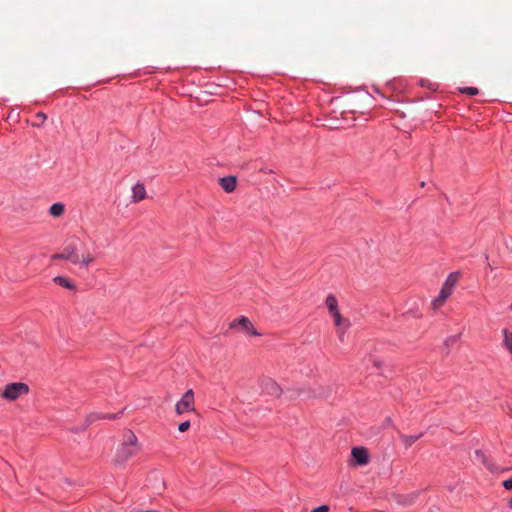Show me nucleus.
I'll return each mask as SVG.
<instances>
[{
    "label": "nucleus",
    "mask_w": 512,
    "mask_h": 512,
    "mask_svg": "<svg viewBox=\"0 0 512 512\" xmlns=\"http://www.w3.org/2000/svg\"><path fill=\"white\" fill-rule=\"evenodd\" d=\"M137 451V437L132 431L127 430L123 435L121 445L117 449L115 460L118 463H123L134 456Z\"/></svg>",
    "instance_id": "1"
},
{
    "label": "nucleus",
    "mask_w": 512,
    "mask_h": 512,
    "mask_svg": "<svg viewBox=\"0 0 512 512\" xmlns=\"http://www.w3.org/2000/svg\"><path fill=\"white\" fill-rule=\"evenodd\" d=\"M29 391L28 385L25 383H11L6 385L2 396L10 401L18 399L21 395L27 394Z\"/></svg>",
    "instance_id": "2"
},
{
    "label": "nucleus",
    "mask_w": 512,
    "mask_h": 512,
    "mask_svg": "<svg viewBox=\"0 0 512 512\" xmlns=\"http://www.w3.org/2000/svg\"><path fill=\"white\" fill-rule=\"evenodd\" d=\"M77 244L75 242L68 243L61 253L54 254L52 259H63L72 262L73 264L80 263V257L77 253Z\"/></svg>",
    "instance_id": "3"
},
{
    "label": "nucleus",
    "mask_w": 512,
    "mask_h": 512,
    "mask_svg": "<svg viewBox=\"0 0 512 512\" xmlns=\"http://www.w3.org/2000/svg\"><path fill=\"white\" fill-rule=\"evenodd\" d=\"M194 392L189 389L185 392L182 398L176 403L175 411L178 415L186 412L194 411Z\"/></svg>",
    "instance_id": "4"
},
{
    "label": "nucleus",
    "mask_w": 512,
    "mask_h": 512,
    "mask_svg": "<svg viewBox=\"0 0 512 512\" xmlns=\"http://www.w3.org/2000/svg\"><path fill=\"white\" fill-rule=\"evenodd\" d=\"M262 391L270 396L279 397L282 394L281 387L271 378H264L261 381Z\"/></svg>",
    "instance_id": "5"
},
{
    "label": "nucleus",
    "mask_w": 512,
    "mask_h": 512,
    "mask_svg": "<svg viewBox=\"0 0 512 512\" xmlns=\"http://www.w3.org/2000/svg\"><path fill=\"white\" fill-rule=\"evenodd\" d=\"M458 282V273H450L442 285L440 293L445 298H449Z\"/></svg>",
    "instance_id": "6"
},
{
    "label": "nucleus",
    "mask_w": 512,
    "mask_h": 512,
    "mask_svg": "<svg viewBox=\"0 0 512 512\" xmlns=\"http://www.w3.org/2000/svg\"><path fill=\"white\" fill-rule=\"evenodd\" d=\"M237 326L242 327V329L251 335L259 336L260 334L254 329L251 321L246 316H241L238 319L234 320L230 324V328H235Z\"/></svg>",
    "instance_id": "7"
},
{
    "label": "nucleus",
    "mask_w": 512,
    "mask_h": 512,
    "mask_svg": "<svg viewBox=\"0 0 512 512\" xmlns=\"http://www.w3.org/2000/svg\"><path fill=\"white\" fill-rule=\"evenodd\" d=\"M307 392V398H328L332 394V388L330 386L318 385L307 389Z\"/></svg>",
    "instance_id": "8"
},
{
    "label": "nucleus",
    "mask_w": 512,
    "mask_h": 512,
    "mask_svg": "<svg viewBox=\"0 0 512 512\" xmlns=\"http://www.w3.org/2000/svg\"><path fill=\"white\" fill-rule=\"evenodd\" d=\"M352 457L358 465H366L369 462L368 452L363 447H354L352 449Z\"/></svg>",
    "instance_id": "9"
},
{
    "label": "nucleus",
    "mask_w": 512,
    "mask_h": 512,
    "mask_svg": "<svg viewBox=\"0 0 512 512\" xmlns=\"http://www.w3.org/2000/svg\"><path fill=\"white\" fill-rule=\"evenodd\" d=\"M219 184L225 192H232L236 187V178L234 176H227L219 178Z\"/></svg>",
    "instance_id": "10"
},
{
    "label": "nucleus",
    "mask_w": 512,
    "mask_h": 512,
    "mask_svg": "<svg viewBox=\"0 0 512 512\" xmlns=\"http://www.w3.org/2000/svg\"><path fill=\"white\" fill-rule=\"evenodd\" d=\"M307 395H308L307 389H303V388H291L286 393V397L289 400H295L298 398L308 399Z\"/></svg>",
    "instance_id": "11"
},
{
    "label": "nucleus",
    "mask_w": 512,
    "mask_h": 512,
    "mask_svg": "<svg viewBox=\"0 0 512 512\" xmlns=\"http://www.w3.org/2000/svg\"><path fill=\"white\" fill-rule=\"evenodd\" d=\"M330 315L333 317L334 324L337 327H344V329H348L350 327V321L348 319L343 318L339 310L330 313Z\"/></svg>",
    "instance_id": "12"
},
{
    "label": "nucleus",
    "mask_w": 512,
    "mask_h": 512,
    "mask_svg": "<svg viewBox=\"0 0 512 512\" xmlns=\"http://www.w3.org/2000/svg\"><path fill=\"white\" fill-rule=\"evenodd\" d=\"M146 197V190L143 184L137 183L133 187V202H139Z\"/></svg>",
    "instance_id": "13"
},
{
    "label": "nucleus",
    "mask_w": 512,
    "mask_h": 512,
    "mask_svg": "<svg viewBox=\"0 0 512 512\" xmlns=\"http://www.w3.org/2000/svg\"><path fill=\"white\" fill-rule=\"evenodd\" d=\"M65 206L63 203L57 202L50 206L49 213L54 217H60L64 214Z\"/></svg>",
    "instance_id": "14"
},
{
    "label": "nucleus",
    "mask_w": 512,
    "mask_h": 512,
    "mask_svg": "<svg viewBox=\"0 0 512 512\" xmlns=\"http://www.w3.org/2000/svg\"><path fill=\"white\" fill-rule=\"evenodd\" d=\"M417 496H418L417 493H411L408 495H399L397 497V501H398V503L407 506V505L413 504L415 502V499L417 498Z\"/></svg>",
    "instance_id": "15"
},
{
    "label": "nucleus",
    "mask_w": 512,
    "mask_h": 512,
    "mask_svg": "<svg viewBox=\"0 0 512 512\" xmlns=\"http://www.w3.org/2000/svg\"><path fill=\"white\" fill-rule=\"evenodd\" d=\"M325 303H326L329 313H332V312H335L338 310V301L334 295H332V294L328 295Z\"/></svg>",
    "instance_id": "16"
},
{
    "label": "nucleus",
    "mask_w": 512,
    "mask_h": 512,
    "mask_svg": "<svg viewBox=\"0 0 512 512\" xmlns=\"http://www.w3.org/2000/svg\"><path fill=\"white\" fill-rule=\"evenodd\" d=\"M53 281H54L56 284H58V285H60V286H62V287H64V288H67V289H75L74 284H73L69 279H67V278H65V277H62V276H56V277L53 279Z\"/></svg>",
    "instance_id": "17"
},
{
    "label": "nucleus",
    "mask_w": 512,
    "mask_h": 512,
    "mask_svg": "<svg viewBox=\"0 0 512 512\" xmlns=\"http://www.w3.org/2000/svg\"><path fill=\"white\" fill-rule=\"evenodd\" d=\"M503 337H504L503 345L512 354V332L508 331L507 329H504L503 330Z\"/></svg>",
    "instance_id": "18"
},
{
    "label": "nucleus",
    "mask_w": 512,
    "mask_h": 512,
    "mask_svg": "<svg viewBox=\"0 0 512 512\" xmlns=\"http://www.w3.org/2000/svg\"><path fill=\"white\" fill-rule=\"evenodd\" d=\"M422 436V434H419V435H411V436H407V435H401V439L403 441V443L406 445V447H410L412 446L420 437Z\"/></svg>",
    "instance_id": "19"
},
{
    "label": "nucleus",
    "mask_w": 512,
    "mask_h": 512,
    "mask_svg": "<svg viewBox=\"0 0 512 512\" xmlns=\"http://www.w3.org/2000/svg\"><path fill=\"white\" fill-rule=\"evenodd\" d=\"M447 300V298H445L444 296H442L441 294L438 295L437 298H435L432 302H431V307L434 309V310H437L439 309L441 306L444 305L445 301Z\"/></svg>",
    "instance_id": "20"
},
{
    "label": "nucleus",
    "mask_w": 512,
    "mask_h": 512,
    "mask_svg": "<svg viewBox=\"0 0 512 512\" xmlns=\"http://www.w3.org/2000/svg\"><path fill=\"white\" fill-rule=\"evenodd\" d=\"M94 261V256L90 253L84 254L82 258H80V263L82 266H89Z\"/></svg>",
    "instance_id": "21"
},
{
    "label": "nucleus",
    "mask_w": 512,
    "mask_h": 512,
    "mask_svg": "<svg viewBox=\"0 0 512 512\" xmlns=\"http://www.w3.org/2000/svg\"><path fill=\"white\" fill-rule=\"evenodd\" d=\"M35 118L37 120V122L33 123L32 125L33 126H41L47 119V115L43 112H38L36 115H35Z\"/></svg>",
    "instance_id": "22"
},
{
    "label": "nucleus",
    "mask_w": 512,
    "mask_h": 512,
    "mask_svg": "<svg viewBox=\"0 0 512 512\" xmlns=\"http://www.w3.org/2000/svg\"><path fill=\"white\" fill-rule=\"evenodd\" d=\"M460 91L471 96L477 95L479 93V90L476 87H464L461 88Z\"/></svg>",
    "instance_id": "23"
},
{
    "label": "nucleus",
    "mask_w": 512,
    "mask_h": 512,
    "mask_svg": "<svg viewBox=\"0 0 512 512\" xmlns=\"http://www.w3.org/2000/svg\"><path fill=\"white\" fill-rule=\"evenodd\" d=\"M189 428H190V421H184V422L180 423L179 426H178V430L180 432H185Z\"/></svg>",
    "instance_id": "24"
},
{
    "label": "nucleus",
    "mask_w": 512,
    "mask_h": 512,
    "mask_svg": "<svg viewBox=\"0 0 512 512\" xmlns=\"http://www.w3.org/2000/svg\"><path fill=\"white\" fill-rule=\"evenodd\" d=\"M347 329H344V327H338V330H337V333H338V337H339V340L341 342L344 341V337H345V332H346Z\"/></svg>",
    "instance_id": "25"
},
{
    "label": "nucleus",
    "mask_w": 512,
    "mask_h": 512,
    "mask_svg": "<svg viewBox=\"0 0 512 512\" xmlns=\"http://www.w3.org/2000/svg\"><path fill=\"white\" fill-rule=\"evenodd\" d=\"M503 487L507 490L512 491V477L503 481Z\"/></svg>",
    "instance_id": "26"
},
{
    "label": "nucleus",
    "mask_w": 512,
    "mask_h": 512,
    "mask_svg": "<svg viewBox=\"0 0 512 512\" xmlns=\"http://www.w3.org/2000/svg\"><path fill=\"white\" fill-rule=\"evenodd\" d=\"M311 512H329V507L327 505H321L317 508H314Z\"/></svg>",
    "instance_id": "27"
},
{
    "label": "nucleus",
    "mask_w": 512,
    "mask_h": 512,
    "mask_svg": "<svg viewBox=\"0 0 512 512\" xmlns=\"http://www.w3.org/2000/svg\"><path fill=\"white\" fill-rule=\"evenodd\" d=\"M103 418H106V419H115V418H116V415H115V414H105V415H103Z\"/></svg>",
    "instance_id": "28"
},
{
    "label": "nucleus",
    "mask_w": 512,
    "mask_h": 512,
    "mask_svg": "<svg viewBox=\"0 0 512 512\" xmlns=\"http://www.w3.org/2000/svg\"><path fill=\"white\" fill-rule=\"evenodd\" d=\"M476 455L479 456L484 461V455L480 452H476Z\"/></svg>",
    "instance_id": "29"
},
{
    "label": "nucleus",
    "mask_w": 512,
    "mask_h": 512,
    "mask_svg": "<svg viewBox=\"0 0 512 512\" xmlns=\"http://www.w3.org/2000/svg\"><path fill=\"white\" fill-rule=\"evenodd\" d=\"M508 505L510 508H512V498L509 500Z\"/></svg>",
    "instance_id": "30"
},
{
    "label": "nucleus",
    "mask_w": 512,
    "mask_h": 512,
    "mask_svg": "<svg viewBox=\"0 0 512 512\" xmlns=\"http://www.w3.org/2000/svg\"><path fill=\"white\" fill-rule=\"evenodd\" d=\"M509 309L512 310V303L510 304Z\"/></svg>",
    "instance_id": "31"
}]
</instances>
